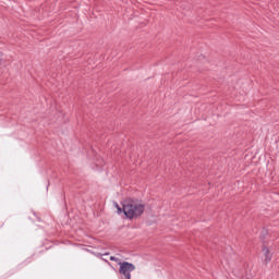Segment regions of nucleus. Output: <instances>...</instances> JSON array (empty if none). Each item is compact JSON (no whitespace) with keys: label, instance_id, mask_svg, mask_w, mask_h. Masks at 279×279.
Listing matches in <instances>:
<instances>
[{"label":"nucleus","instance_id":"obj_5","mask_svg":"<svg viewBox=\"0 0 279 279\" xmlns=\"http://www.w3.org/2000/svg\"><path fill=\"white\" fill-rule=\"evenodd\" d=\"M110 260H113V263H118V265L119 263H121V259H119V257H116V256H111Z\"/></svg>","mask_w":279,"mask_h":279},{"label":"nucleus","instance_id":"obj_2","mask_svg":"<svg viewBox=\"0 0 279 279\" xmlns=\"http://www.w3.org/2000/svg\"><path fill=\"white\" fill-rule=\"evenodd\" d=\"M120 275L125 279H132V271L136 269V266L130 262H119Z\"/></svg>","mask_w":279,"mask_h":279},{"label":"nucleus","instance_id":"obj_4","mask_svg":"<svg viewBox=\"0 0 279 279\" xmlns=\"http://www.w3.org/2000/svg\"><path fill=\"white\" fill-rule=\"evenodd\" d=\"M113 206H114V208H117L118 215H121V213H123V209L121 208V206H119V203L114 202Z\"/></svg>","mask_w":279,"mask_h":279},{"label":"nucleus","instance_id":"obj_1","mask_svg":"<svg viewBox=\"0 0 279 279\" xmlns=\"http://www.w3.org/2000/svg\"><path fill=\"white\" fill-rule=\"evenodd\" d=\"M123 213L128 219H136V217H141L145 213V205L134 201L124 202Z\"/></svg>","mask_w":279,"mask_h":279},{"label":"nucleus","instance_id":"obj_3","mask_svg":"<svg viewBox=\"0 0 279 279\" xmlns=\"http://www.w3.org/2000/svg\"><path fill=\"white\" fill-rule=\"evenodd\" d=\"M262 252L265 256L264 263H269L271 260V253L269 252V248L264 247Z\"/></svg>","mask_w":279,"mask_h":279},{"label":"nucleus","instance_id":"obj_6","mask_svg":"<svg viewBox=\"0 0 279 279\" xmlns=\"http://www.w3.org/2000/svg\"><path fill=\"white\" fill-rule=\"evenodd\" d=\"M104 256H110V253H105Z\"/></svg>","mask_w":279,"mask_h":279}]
</instances>
